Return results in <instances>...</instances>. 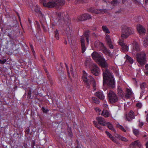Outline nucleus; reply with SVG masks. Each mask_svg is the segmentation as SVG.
I'll return each instance as SVG.
<instances>
[{
	"instance_id": "obj_1",
	"label": "nucleus",
	"mask_w": 148,
	"mask_h": 148,
	"mask_svg": "<svg viewBox=\"0 0 148 148\" xmlns=\"http://www.w3.org/2000/svg\"><path fill=\"white\" fill-rule=\"evenodd\" d=\"M103 84L107 86L110 88H113L115 87L114 79L111 73L108 69L103 70Z\"/></svg>"
},
{
	"instance_id": "obj_2",
	"label": "nucleus",
	"mask_w": 148,
	"mask_h": 148,
	"mask_svg": "<svg viewBox=\"0 0 148 148\" xmlns=\"http://www.w3.org/2000/svg\"><path fill=\"white\" fill-rule=\"evenodd\" d=\"M65 3V1L64 0H57L56 1L52 0L49 1L47 3L44 2L43 5L49 8H51L55 7L57 10H60Z\"/></svg>"
},
{
	"instance_id": "obj_3",
	"label": "nucleus",
	"mask_w": 148,
	"mask_h": 148,
	"mask_svg": "<svg viewBox=\"0 0 148 148\" xmlns=\"http://www.w3.org/2000/svg\"><path fill=\"white\" fill-rule=\"evenodd\" d=\"M121 37L122 39L127 38L130 35L133 34L134 32L133 29L130 27L123 25L121 27Z\"/></svg>"
},
{
	"instance_id": "obj_4",
	"label": "nucleus",
	"mask_w": 148,
	"mask_h": 148,
	"mask_svg": "<svg viewBox=\"0 0 148 148\" xmlns=\"http://www.w3.org/2000/svg\"><path fill=\"white\" fill-rule=\"evenodd\" d=\"M137 61L141 65H144L146 63V54L144 52L137 53L136 55Z\"/></svg>"
},
{
	"instance_id": "obj_5",
	"label": "nucleus",
	"mask_w": 148,
	"mask_h": 148,
	"mask_svg": "<svg viewBox=\"0 0 148 148\" xmlns=\"http://www.w3.org/2000/svg\"><path fill=\"white\" fill-rule=\"evenodd\" d=\"M107 95L109 101L111 103L113 104L118 101V97L112 91L110 90Z\"/></svg>"
},
{
	"instance_id": "obj_6",
	"label": "nucleus",
	"mask_w": 148,
	"mask_h": 148,
	"mask_svg": "<svg viewBox=\"0 0 148 148\" xmlns=\"http://www.w3.org/2000/svg\"><path fill=\"white\" fill-rule=\"evenodd\" d=\"M88 78L87 79L86 77V74L84 73L83 76L82 77V78L83 82L86 84V87L88 88H90V82L95 81V79L91 75L88 76Z\"/></svg>"
},
{
	"instance_id": "obj_7",
	"label": "nucleus",
	"mask_w": 148,
	"mask_h": 148,
	"mask_svg": "<svg viewBox=\"0 0 148 148\" xmlns=\"http://www.w3.org/2000/svg\"><path fill=\"white\" fill-rule=\"evenodd\" d=\"M91 72L96 76H98L100 74V70L98 67L96 65H94L90 69Z\"/></svg>"
},
{
	"instance_id": "obj_8",
	"label": "nucleus",
	"mask_w": 148,
	"mask_h": 148,
	"mask_svg": "<svg viewBox=\"0 0 148 148\" xmlns=\"http://www.w3.org/2000/svg\"><path fill=\"white\" fill-rule=\"evenodd\" d=\"M93 59L96 62H99L103 58L102 56L96 52L94 51L91 54Z\"/></svg>"
},
{
	"instance_id": "obj_9",
	"label": "nucleus",
	"mask_w": 148,
	"mask_h": 148,
	"mask_svg": "<svg viewBox=\"0 0 148 148\" xmlns=\"http://www.w3.org/2000/svg\"><path fill=\"white\" fill-rule=\"evenodd\" d=\"M133 49L132 50L133 54L139 52L140 50V46L139 44L135 41L134 40L133 42Z\"/></svg>"
},
{
	"instance_id": "obj_10",
	"label": "nucleus",
	"mask_w": 148,
	"mask_h": 148,
	"mask_svg": "<svg viewBox=\"0 0 148 148\" xmlns=\"http://www.w3.org/2000/svg\"><path fill=\"white\" fill-rule=\"evenodd\" d=\"M106 10L101 9H95L94 7H91L88 10L89 12L95 14H99L103 12H105Z\"/></svg>"
},
{
	"instance_id": "obj_11",
	"label": "nucleus",
	"mask_w": 148,
	"mask_h": 148,
	"mask_svg": "<svg viewBox=\"0 0 148 148\" xmlns=\"http://www.w3.org/2000/svg\"><path fill=\"white\" fill-rule=\"evenodd\" d=\"M91 18V16L87 13H85L78 17L77 19V21L86 20Z\"/></svg>"
},
{
	"instance_id": "obj_12",
	"label": "nucleus",
	"mask_w": 148,
	"mask_h": 148,
	"mask_svg": "<svg viewBox=\"0 0 148 148\" xmlns=\"http://www.w3.org/2000/svg\"><path fill=\"white\" fill-rule=\"evenodd\" d=\"M137 29L140 35H143L145 34L146 30L141 25H139L137 26Z\"/></svg>"
},
{
	"instance_id": "obj_13",
	"label": "nucleus",
	"mask_w": 148,
	"mask_h": 148,
	"mask_svg": "<svg viewBox=\"0 0 148 148\" xmlns=\"http://www.w3.org/2000/svg\"><path fill=\"white\" fill-rule=\"evenodd\" d=\"M99 62L102 67L107 69H106L108 67V64L103 58Z\"/></svg>"
},
{
	"instance_id": "obj_14",
	"label": "nucleus",
	"mask_w": 148,
	"mask_h": 148,
	"mask_svg": "<svg viewBox=\"0 0 148 148\" xmlns=\"http://www.w3.org/2000/svg\"><path fill=\"white\" fill-rule=\"evenodd\" d=\"M106 40L107 45L109 46V48L111 49H113V46L112 44V41L109 35H106Z\"/></svg>"
},
{
	"instance_id": "obj_15",
	"label": "nucleus",
	"mask_w": 148,
	"mask_h": 148,
	"mask_svg": "<svg viewBox=\"0 0 148 148\" xmlns=\"http://www.w3.org/2000/svg\"><path fill=\"white\" fill-rule=\"evenodd\" d=\"M99 124L104 126L106 125V121L104 119L101 117H98L96 118Z\"/></svg>"
},
{
	"instance_id": "obj_16",
	"label": "nucleus",
	"mask_w": 148,
	"mask_h": 148,
	"mask_svg": "<svg viewBox=\"0 0 148 148\" xmlns=\"http://www.w3.org/2000/svg\"><path fill=\"white\" fill-rule=\"evenodd\" d=\"M119 44L121 46V49L123 51H128V47L125 43H123V42L119 41Z\"/></svg>"
},
{
	"instance_id": "obj_17",
	"label": "nucleus",
	"mask_w": 148,
	"mask_h": 148,
	"mask_svg": "<svg viewBox=\"0 0 148 148\" xmlns=\"http://www.w3.org/2000/svg\"><path fill=\"white\" fill-rule=\"evenodd\" d=\"M141 146V144L138 140H136L132 142L129 146L131 148H133L135 147L138 146L139 147Z\"/></svg>"
},
{
	"instance_id": "obj_18",
	"label": "nucleus",
	"mask_w": 148,
	"mask_h": 148,
	"mask_svg": "<svg viewBox=\"0 0 148 148\" xmlns=\"http://www.w3.org/2000/svg\"><path fill=\"white\" fill-rule=\"evenodd\" d=\"M56 15L60 19L59 20H64L65 14L63 12H57L56 13Z\"/></svg>"
},
{
	"instance_id": "obj_19",
	"label": "nucleus",
	"mask_w": 148,
	"mask_h": 148,
	"mask_svg": "<svg viewBox=\"0 0 148 148\" xmlns=\"http://www.w3.org/2000/svg\"><path fill=\"white\" fill-rule=\"evenodd\" d=\"M95 95L96 97L100 99L103 100L104 99V96L102 92L101 91L97 92L95 93Z\"/></svg>"
},
{
	"instance_id": "obj_20",
	"label": "nucleus",
	"mask_w": 148,
	"mask_h": 148,
	"mask_svg": "<svg viewBox=\"0 0 148 148\" xmlns=\"http://www.w3.org/2000/svg\"><path fill=\"white\" fill-rule=\"evenodd\" d=\"M134 115L133 114V112L131 111L128 114L127 116H126L127 120L130 121L134 118Z\"/></svg>"
},
{
	"instance_id": "obj_21",
	"label": "nucleus",
	"mask_w": 148,
	"mask_h": 148,
	"mask_svg": "<svg viewBox=\"0 0 148 148\" xmlns=\"http://www.w3.org/2000/svg\"><path fill=\"white\" fill-rule=\"evenodd\" d=\"M45 71L46 73H47V78L49 81L50 84L51 85H52L53 84V81L50 75L49 74L48 72L46 69H45Z\"/></svg>"
},
{
	"instance_id": "obj_22",
	"label": "nucleus",
	"mask_w": 148,
	"mask_h": 148,
	"mask_svg": "<svg viewBox=\"0 0 148 148\" xmlns=\"http://www.w3.org/2000/svg\"><path fill=\"white\" fill-rule=\"evenodd\" d=\"M117 91L119 95L120 96L122 97H124L123 92L120 87H118Z\"/></svg>"
},
{
	"instance_id": "obj_23",
	"label": "nucleus",
	"mask_w": 148,
	"mask_h": 148,
	"mask_svg": "<svg viewBox=\"0 0 148 148\" xmlns=\"http://www.w3.org/2000/svg\"><path fill=\"white\" fill-rule=\"evenodd\" d=\"M41 110L42 111L43 113L47 114H48L49 111V110L48 108L47 107H42L41 108Z\"/></svg>"
},
{
	"instance_id": "obj_24",
	"label": "nucleus",
	"mask_w": 148,
	"mask_h": 148,
	"mask_svg": "<svg viewBox=\"0 0 148 148\" xmlns=\"http://www.w3.org/2000/svg\"><path fill=\"white\" fill-rule=\"evenodd\" d=\"M89 34V30H87V31L85 32L84 33V36L86 37V40L87 41V42H88V36Z\"/></svg>"
},
{
	"instance_id": "obj_25",
	"label": "nucleus",
	"mask_w": 148,
	"mask_h": 148,
	"mask_svg": "<svg viewBox=\"0 0 148 148\" xmlns=\"http://www.w3.org/2000/svg\"><path fill=\"white\" fill-rule=\"evenodd\" d=\"M143 44L145 47H146L148 45V33L147 34L146 39L144 40L143 41Z\"/></svg>"
},
{
	"instance_id": "obj_26",
	"label": "nucleus",
	"mask_w": 148,
	"mask_h": 148,
	"mask_svg": "<svg viewBox=\"0 0 148 148\" xmlns=\"http://www.w3.org/2000/svg\"><path fill=\"white\" fill-rule=\"evenodd\" d=\"M140 88L142 90L141 93H144L145 88L146 87V83L145 82H143L140 84Z\"/></svg>"
},
{
	"instance_id": "obj_27",
	"label": "nucleus",
	"mask_w": 148,
	"mask_h": 148,
	"mask_svg": "<svg viewBox=\"0 0 148 148\" xmlns=\"http://www.w3.org/2000/svg\"><path fill=\"white\" fill-rule=\"evenodd\" d=\"M58 71V73L60 74L61 77H64V71L63 70L62 68H61V69L60 68H59Z\"/></svg>"
},
{
	"instance_id": "obj_28",
	"label": "nucleus",
	"mask_w": 148,
	"mask_h": 148,
	"mask_svg": "<svg viewBox=\"0 0 148 148\" xmlns=\"http://www.w3.org/2000/svg\"><path fill=\"white\" fill-rule=\"evenodd\" d=\"M102 29L105 32L108 34L110 33V31L106 26L104 25L103 26H102Z\"/></svg>"
},
{
	"instance_id": "obj_29",
	"label": "nucleus",
	"mask_w": 148,
	"mask_h": 148,
	"mask_svg": "<svg viewBox=\"0 0 148 148\" xmlns=\"http://www.w3.org/2000/svg\"><path fill=\"white\" fill-rule=\"evenodd\" d=\"M101 115L106 117H108L109 116V112L107 110H103L102 111Z\"/></svg>"
},
{
	"instance_id": "obj_30",
	"label": "nucleus",
	"mask_w": 148,
	"mask_h": 148,
	"mask_svg": "<svg viewBox=\"0 0 148 148\" xmlns=\"http://www.w3.org/2000/svg\"><path fill=\"white\" fill-rule=\"evenodd\" d=\"M107 124H108V127L110 130H112L113 132H115L116 131L113 128L112 125L109 122L107 123Z\"/></svg>"
},
{
	"instance_id": "obj_31",
	"label": "nucleus",
	"mask_w": 148,
	"mask_h": 148,
	"mask_svg": "<svg viewBox=\"0 0 148 148\" xmlns=\"http://www.w3.org/2000/svg\"><path fill=\"white\" fill-rule=\"evenodd\" d=\"M92 102L95 103H99V101L98 99L97 98L93 97L92 98Z\"/></svg>"
},
{
	"instance_id": "obj_32",
	"label": "nucleus",
	"mask_w": 148,
	"mask_h": 148,
	"mask_svg": "<svg viewBox=\"0 0 148 148\" xmlns=\"http://www.w3.org/2000/svg\"><path fill=\"white\" fill-rule=\"evenodd\" d=\"M54 33L56 39L57 40H58L59 38V36L58 32V31L57 29H56Z\"/></svg>"
},
{
	"instance_id": "obj_33",
	"label": "nucleus",
	"mask_w": 148,
	"mask_h": 148,
	"mask_svg": "<svg viewBox=\"0 0 148 148\" xmlns=\"http://www.w3.org/2000/svg\"><path fill=\"white\" fill-rule=\"evenodd\" d=\"M6 59H4L3 57L0 59V64H3L6 62Z\"/></svg>"
},
{
	"instance_id": "obj_34",
	"label": "nucleus",
	"mask_w": 148,
	"mask_h": 148,
	"mask_svg": "<svg viewBox=\"0 0 148 148\" xmlns=\"http://www.w3.org/2000/svg\"><path fill=\"white\" fill-rule=\"evenodd\" d=\"M133 132L136 136L138 135L139 134V131L138 130L134 129L133 130Z\"/></svg>"
},
{
	"instance_id": "obj_35",
	"label": "nucleus",
	"mask_w": 148,
	"mask_h": 148,
	"mask_svg": "<svg viewBox=\"0 0 148 148\" xmlns=\"http://www.w3.org/2000/svg\"><path fill=\"white\" fill-rule=\"evenodd\" d=\"M88 0H75V2L76 3H86L87 2V1Z\"/></svg>"
},
{
	"instance_id": "obj_36",
	"label": "nucleus",
	"mask_w": 148,
	"mask_h": 148,
	"mask_svg": "<svg viewBox=\"0 0 148 148\" xmlns=\"http://www.w3.org/2000/svg\"><path fill=\"white\" fill-rule=\"evenodd\" d=\"M94 125H95V126L98 129H101L100 126L97 123V122L95 121H94L93 122Z\"/></svg>"
},
{
	"instance_id": "obj_37",
	"label": "nucleus",
	"mask_w": 148,
	"mask_h": 148,
	"mask_svg": "<svg viewBox=\"0 0 148 148\" xmlns=\"http://www.w3.org/2000/svg\"><path fill=\"white\" fill-rule=\"evenodd\" d=\"M117 127L119 128L122 131L124 132H126V130L121 125H117Z\"/></svg>"
},
{
	"instance_id": "obj_38",
	"label": "nucleus",
	"mask_w": 148,
	"mask_h": 148,
	"mask_svg": "<svg viewBox=\"0 0 148 148\" xmlns=\"http://www.w3.org/2000/svg\"><path fill=\"white\" fill-rule=\"evenodd\" d=\"M127 59L128 60V62L130 64H132L133 62V60L130 57L128 56L127 58Z\"/></svg>"
},
{
	"instance_id": "obj_39",
	"label": "nucleus",
	"mask_w": 148,
	"mask_h": 148,
	"mask_svg": "<svg viewBox=\"0 0 148 148\" xmlns=\"http://www.w3.org/2000/svg\"><path fill=\"white\" fill-rule=\"evenodd\" d=\"M81 46H82V53H84V52H85V51L86 50V47H85V45H81Z\"/></svg>"
},
{
	"instance_id": "obj_40",
	"label": "nucleus",
	"mask_w": 148,
	"mask_h": 148,
	"mask_svg": "<svg viewBox=\"0 0 148 148\" xmlns=\"http://www.w3.org/2000/svg\"><path fill=\"white\" fill-rule=\"evenodd\" d=\"M92 85L93 87L94 90H96V84L95 81H92Z\"/></svg>"
},
{
	"instance_id": "obj_41",
	"label": "nucleus",
	"mask_w": 148,
	"mask_h": 148,
	"mask_svg": "<svg viewBox=\"0 0 148 148\" xmlns=\"http://www.w3.org/2000/svg\"><path fill=\"white\" fill-rule=\"evenodd\" d=\"M118 3L117 0H114L112 1L111 2V4L113 5L114 6L117 4Z\"/></svg>"
},
{
	"instance_id": "obj_42",
	"label": "nucleus",
	"mask_w": 148,
	"mask_h": 148,
	"mask_svg": "<svg viewBox=\"0 0 148 148\" xmlns=\"http://www.w3.org/2000/svg\"><path fill=\"white\" fill-rule=\"evenodd\" d=\"M32 94V91L30 90H28V95H27V98H30L31 97Z\"/></svg>"
},
{
	"instance_id": "obj_43",
	"label": "nucleus",
	"mask_w": 148,
	"mask_h": 148,
	"mask_svg": "<svg viewBox=\"0 0 148 148\" xmlns=\"http://www.w3.org/2000/svg\"><path fill=\"white\" fill-rule=\"evenodd\" d=\"M136 106L137 107L140 108L142 107V105L140 103H138L136 104Z\"/></svg>"
},
{
	"instance_id": "obj_44",
	"label": "nucleus",
	"mask_w": 148,
	"mask_h": 148,
	"mask_svg": "<svg viewBox=\"0 0 148 148\" xmlns=\"http://www.w3.org/2000/svg\"><path fill=\"white\" fill-rule=\"evenodd\" d=\"M105 133L110 138H111L112 136V135L108 131H106Z\"/></svg>"
},
{
	"instance_id": "obj_45",
	"label": "nucleus",
	"mask_w": 148,
	"mask_h": 148,
	"mask_svg": "<svg viewBox=\"0 0 148 148\" xmlns=\"http://www.w3.org/2000/svg\"><path fill=\"white\" fill-rule=\"evenodd\" d=\"M37 26V29L38 30H40V28L39 23L37 21H36Z\"/></svg>"
},
{
	"instance_id": "obj_46",
	"label": "nucleus",
	"mask_w": 148,
	"mask_h": 148,
	"mask_svg": "<svg viewBox=\"0 0 148 148\" xmlns=\"http://www.w3.org/2000/svg\"><path fill=\"white\" fill-rule=\"evenodd\" d=\"M126 94H129L130 95H132V92L130 89L127 88V89Z\"/></svg>"
},
{
	"instance_id": "obj_47",
	"label": "nucleus",
	"mask_w": 148,
	"mask_h": 148,
	"mask_svg": "<svg viewBox=\"0 0 148 148\" xmlns=\"http://www.w3.org/2000/svg\"><path fill=\"white\" fill-rule=\"evenodd\" d=\"M30 131V129L29 127L27 128L25 130V133L27 134H28Z\"/></svg>"
},
{
	"instance_id": "obj_48",
	"label": "nucleus",
	"mask_w": 148,
	"mask_h": 148,
	"mask_svg": "<svg viewBox=\"0 0 148 148\" xmlns=\"http://www.w3.org/2000/svg\"><path fill=\"white\" fill-rule=\"evenodd\" d=\"M121 138L120 139L123 141H128V140L127 139L123 137H121Z\"/></svg>"
},
{
	"instance_id": "obj_49",
	"label": "nucleus",
	"mask_w": 148,
	"mask_h": 148,
	"mask_svg": "<svg viewBox=\"0 0 148 148\" xmlns=\"http://www.w3.org/2000/svg\"><path fill=\"white\" fill-rule=\"evenodd\" d=\"M38 14L39 16L41 17L42 18H44V15L41 12H40Z\"/></svg>"
},
{
	"instance_id": "obj_50",
	"label": "nucleus",
	"mask_w": 148,
	"mask_h": 148,
	"mask_svg": "<svg viewBox=\"0 0 148 148\" xmlns=\"http://www.w3.org/2000/svg\"><path fill=\"white\" fill-rule=\"evenodd\" d=\"M131 95H130L129 94H126L125 95V97L126 99H129V98H130V97Z\"/></svg>"
},
{
	"instance_id": "obj_51",
	"label": "nucleus",
	"mask_w": 148,
	"mask_h": 148,
	"mask_svg": "<svg viewBox=\"0 0 148 148\" xmlns=\"http://www.w3.org/2000/svg\"><path fill=\"white\" fill-rule=\"evenodd\" d=\"M81 45H84V39H83L82 38H81Z\"/></svg>"
},
{
	"instance_id": "obj_52",
	"label": "nucleus",
	"mask_w": 148,
	"mask_h": 148,
	"mask_svg": "<svg viewBox=\"0 0 148 148\" xmlns=\"http://www.w3.org/2000/svg\"><path fill=\"white\" fill-rule=\"evenodd\" d=\"M40 22L41 26L42 27V28H43V29L44 30H45V26H44V25H43V23H42V22L40 21Z\"/></svg>"
},
{
	"instance_id": "obj_53",
	"label": "nucleus",
	"mask_w": 148,
	"mask_h": 148,
	"mask_svg": "<svg viewBox=\"0 0 148 148\" xmlns=\"http://www.w3.org/2000/svg\"><path fill=\"white\" fill-rule=\"evenodd\" d=\"M35 142L34 140H32V148H34V146L35 145Z\"/></svg>"
},
{
	"instance_id": "obj_54",
	"label": "nucleus",
	"mask_w": 148,
	"mask_h": 148,
	"mask_svg": "<svg viewBox=\"0 0 148 148\" xmlns=\"http://www.w3.org/2000/svg\"><path fill=\"white\" fill-rule=\"evenodd\" d=\"M70 22L69 21V22H67V23L66 25V27H68L69 28V29H70V27L69 26V25H70Z\"/></svg>"
},
{
	"instance_id": "obj_55",
	"label": "nucleus",
	"mask_w": 148,
	"mask_h": 148,
	"mask_svg": "<svg viewBox=\"0 0 148 148\" xmlns=\"http://www.w3.org/2000/svg\"><path fill=\"white\" fill-rule=\"evenodd\" d=\"M99 46L100 47H104L103 44L102 42H100L99 44Z\"/></svg>"
},
{
	"instance_id": "obj_56",
	"label": "nucleus",
	"mask_w": 148,
	"mask_h": 148,
	"mask_svg": "<svg viewBox=\"0 0 148 148\" xmlns=\"http://www.w3.org/2000/svg\"><path fill=\"white\" fill-rule=\"evenodd\" d=\"M110 139L113 141L115 142H116V139L114 137H113V136L111 138H110Z\"/></svg>"
},
{
	"instance_id": "obj_57",
	"label": "nucleus",
	"mask_w": 148,
	"mask_h": 148,
	"mask_svg": "<svg viewBox=\"0 0 148 148\" xmlns=\"http://www.w3.org/2000/svg\"><path fill=\"white\" fill-rule=\"evenodd\" d=\"M35 12L37 13L38 14L41 11H40V10L38 9V8H36L35 10Z\"/></svg>"
},
{
	"instance_id": "obj_58",
	"label": "nucleus",
	"mask_w": 148,
	"mask_h": 148,
	"mask_svg": "<svg viewBox=\"0 0 148 148\" xmlns=\"http://www.w3.org/2000/svg\"><path fill=\"white\" fill-rule=\"evenodd\" d=\"M69 135L71 137L73 136L72 132V131L68 132Z\"/></svg>"
},
{
	"instance_id": "obj_59",
	"label": "nucleus",
	"mask_w": 148,
	"mask_h": 148,
	"mask_svg": "<svg viewBox=\"0 0 148 148\" xmlns=\"http://www.w3.org/2000/svg\"><path fill=\"white\" fill-rule=\"evenodd\" d=\"M95 110L96 112L98 111L99 112H100L101 111V110L97 108H95Z\"/></svg>"
},
{
	"instance_id": "obj_60",
	"label": "nucleus",
	"mask_w": 148,
	"mask_h": 148,
	"mask_svg": "<svg viewBox=\"0 0 148 148\" xmlns=\"http://www.w3.org/2000/svg\"><path fill=\"white\" fill-rule=\"evenodd\" d=\"M67 130L68 132L72 131L71 128L69 127V126L68 128H67Z\"/></svg>"
},
{
	"instance_id": "obj_61",
	"label": "nucleus",
	"mask_w": 148,
	"mask_h": 148,
	"mask_svg": "<svg viewBox=\"0 0 148 148\" xmlns=\"http://www.w3.org/2000/svg\"><path fill=\"white\" fill-rule=\"evenodd\" d=\"M106 52L107 53V54L109 55H110V51L108 49H106Z\"/></svg>"
},
{
	"instance_id": "obj_62",
	"label": "nucleus",
	"mask_w": 148,
	"mask_h": 148,
	"mask_svg": "<svg viewBox=\"0 0 148 148\" xmlns=\"http://www.w3.org/2000/svg\"><path fill=\"white\" fill-rule=\"evenodd\" d=\"M143 125V122L139 124V127L140 128L142 127Z\"/></svg>"
},
{
	"instance_id": "obj_63",
	"label": "nucleus",
	"mask_w": 148,
	"mask_h": 148,
	"mask_svg": "<svg viewBox=\"0 0 148 148\" xmlns=\"http://www.w3.org/2000/svg\"><path fill=\"white\" fill-rule=\"evenodd\" d=\"M88 61H86L85 62V65L86 66H88Z\"/></svg>"
},
{
	"instance_id": "obj_64",
	"label": "nucleus",
	"mask_w": 148,
	"mask_h": 148,
	"mask_svg": "<svg viewBox=\"0 0 148 148\" xmlns=\"http://www.w3.org/2000/svg\"><path fill=\"white\" fill-rule=\"evenodd\" d=\"M145 68L148 71V64H146L145 65Z\"/></svg>"
}]
</instances>
